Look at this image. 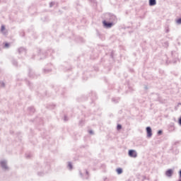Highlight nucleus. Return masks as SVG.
<instances>
[{
    "label": "nucleus",
    "mask_w": 181,
    "mask_h": 181,
    "mask_svg": "<svg viewBox=\"0 0 181 181\" xmlns=\"http://www.w3.org/2000/svg\"><path fill=\"white\" fill-rule=\"evenodd\" d=\"M166 176H168V177H170V176H172V175H173V170H168L166 171L165 173Z\"/></svg>",
    "instance_id": "20e7f679"
},
{
    "label": "nucleus",
    "mask_w": 181,
    "mask_h": 181,
    "mask_svg": "<svg viewBox=\"0 0 181 181\" xmlns=\"http://www.w3.org/2000/svg\"><path fill=\"white\" fill-rule=\"evenodd\" d=\"M179 124H180V125H181V117H180V119H179Z\"/></svg>",
    "instance_id": "ddd939ff"
},
{
    "label": "nucleus",
    "mask_w": 181,
    "mask_h": 181,
    "mask_svg": "<svg viewBox=\"0 0 181 181\" xmlns=\"http://www.w3.org/2000/svg\"><path fill=\"white\" fill-rule=\"evenodd\" d=\"M136 151L134 150L129 151V156H131V158H136Z\"/></svg>",
    "instance_id": "f257e3e1"
},
{
    "label": "nucleus",
    "mask_w": 181,
    "mask_h": 181,
    "mask_svg": "<svg viewBox=\"0 0 181 181\" xmlns=\"http://www.w3.org/2000/svg\"><path fill=\"white\" fill-rule=\"evenodd\" d=\"M1 166L2 168H6L5 162H1Z\"/></svg>",
    "instance_id": "6e6552de"
},
{
    "label": "nucleus",
    "mask_w": 181,
    "mask_h": 181,
    "mask_svg": "<svg viewBox=\"0 0 181 181\" xmlns=\"http://www.w3.org/2000/svg\"><path fill=\"white\" fill-rule=\"evenodd\" d=\"M180 177H181V170L180 171Z\"/></svg>",
    "instance_id": "2eb2a0df"
},
{
    "label": "nucleus",
    "mask_w": 181,
    "mask_h": 181,
    "mask_svg": "<svg viewBox=\"0 0 181 181\" xmlns=\"http://www.w3.org/2000/svg\"><path fill=\"white\" fill-rule=\"evenodd\" d=\"M68 166L69 169H73V165L70 163L68 164Z\"/></svg>",
    "instance_id": "9d476101"
},
{
    "label": "nucleus",
    "mask_w": 181,
    "mask_h": 181,
    "mask_svg": "<svg viewBox=\"0 0 181 181\" xmlns=\"http://www.w3.org/2000/svg\"><path fill=\"white\" fill-rule=\"evenodd\" d=\"M1 32H4V30H5V25H1Z\"/></svg>",
    "instance_id": "1a4fd4ad"
},
{
    "label": "nucleus",
    "mask_w": 181,
    "mask_h": 181,
    "mask_svg": "<svg viewBox=\"0 0 181 181\" xmlns=\"http://www.w3.org/2000/svg\"><path fill=\"white\" fill-rule=\"evenodd\" d=\"M5 47H9V44L8 42L5 43Z\"/></svg>",
    "instance_id": "9b49d317"
},
{
    "label": "nucleus",
    "mask_w": 181,
    "mask_h": 181,
    "mask_svg": "<svg viewBox=\"0 0 181 181\" xmlns=\"http://www.w3.org/2000/svg\"><path fill=\"white\" fill-rule=\"evenodd\" d=\"M160 134H162V131L161 130L158 131V135H160Z\"/></svg>",
    "instance_id": "4468645a"
},
{
    "label": "nucleus",
    "mask_w": 181,
    "mask_h": 181,
    "mask_svg": "<svg viewBox=\"0 0 181 181\" xmlns=\"http://www.w3.org/2000/svg\"><path fill=\"white\" fill-rule=\"evenodd\" d=\"M177 23H181V18L178 19V20L177 21Z\"/></svg>",
    "instance_id": "f8f14e48"
},
{
    "label": "nucleus",
    "mask_w": 181,
    "mask_h": 181,
    "mask_svg": "<svg viewBox=\"0 0 181 181\" xmlns=\"http://www.w3.org/2000/svg\"><path fill=\"white\" fill-rule=\"evenodd\" d=\"M117 172L118 175H121V173H122V168H117Z\"/></svg>",
    "instance_id": "423d86ee"
},
{
    "label": "nucleus",
    "mask_w": 181,
    "mask_h": 181,
    "mask_svg": "<svg viewBox=\"0 0 181 181\" xmlns=\"http://www.w3.org/2000/svg\"><path fill=\"white\" fill-rule=\"evenodd\" d=\"M146 132H147V136L148 138H151V136H152V129H151V127H146Z\"/></svg>",
    "instance_id": "f03ea898"
},
{
    "label": "nucleus",
    "mask_w": 181,
    "mask_h": 181,
    "mask_svg": "<svg viewBox=\"0 0 181 181\" xmlns=\"http://www.w3.org/2000/svg\"><path fill=\"white\" fill-rule=\"evenodd\" d=\"M150 6H153L156 5V0H149Z\"/></svg>",
    "instance_id": "39448f33"
},
{
    "label": "nucleus",
    "mask_w": 181,
    "mask_h": 181,
    "mask_svg": "<svg viewBox=\"0 0 181 181\" xmlns=\"http://www.w3.org/2000/svg\"><path fill=\"white\" fill-rule=\"evenodd\" d=\"M103 23L105 28H111L112 26V23H107L106 21H104Z\"/></svg>",
    "instance_id": "7ed1b4c3"
},
{
    "label": "nucleus",
    "mask_w": 181,
    "mask_h": 181,
    "mask_svg": "<svg viewBox=\"0 0 181 181\" xmlns=\"http://www.w3.org/2000/svg\"><path fill=\"white\" fill-rule=\"evenodd\" d=\"M122 128V126H121V124H117V129L118 130L121 129Z\"/></svg>",
    "instance_id": "0eeeda50"
}]
</instances>
